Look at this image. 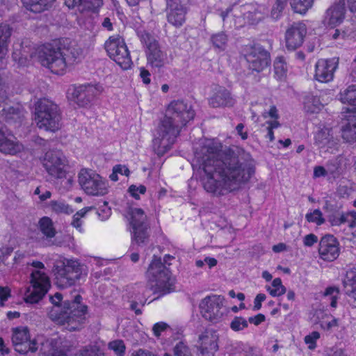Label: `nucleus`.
Returning <instances> with one entry per match:
<instances>
[{
  "mask_svg": "<svg viewBox=\"0 0 356 356\" xmlns=\"http://www.w3.org/2000/svg\"><path fill=\"white\" fill-rule=\"evenodd\" d=\"M181 127L171 117L165 115L158 125L153 140L154 147H157L158 154L163 155L171 148L179 135Z\"/></svg>",
  "mask_w": 356,
  "mask_h": 356,
  "instance_id": "nucleus-5",
  "label": "nucleus"
},
{
  "mask_svg": "<svg viewBox=\"0 0 356 356\" xmlns=\"http://www.w3.org/2000/svg\"><path fill=\"white\" fill-rule=\"evenodd\" d=\"M218 335L212 330H206L201 334L199 336V356H215V353L218 350Z\"/></svg>",
  "mask_w": 356,
  "mask_h": 356,
  "instance_id": "nucleus-23",
  "label": "nucleus"
},
{
  "mask_svg": "<svg viewBox=\"0 0 356 356\" xmlns=\"http://www.w3.org/2000/svg\"><path fill=\"white\" fill-rule=\"evenodd\" d=\"M113 168L115 169V172H118V174L124 175L126 177H129L130 175V170L124 165L118 164L113 166Z\"/></svg>",
  "mask_w": 356,
  "mask_h": 356,
  "instance_id": "nucleus-60",
  "label": "nucleus"
},
{
  "mask_svg": "<svg viewBox=\"0 0 356 356\" xmlns=\"http://www.w3.org/2000/svg\"><path fill=\"white\" fill-rule=\"evenodd\" d=\"M81 189L90 195L102 196L108 193V182L92 170L81 169L78 175Z\"/></svg>",
  "mask_w": 356,
  "mask_h": 356,
  "instance_id": "nucleus-9",
  "label": "nucleus"
},
{
  "mask_svg": "<svg viewBox=\"0 0 356 356\" xmlns=\"http://www.w3.org/2000/svg\"><path fill=\"white\" fill-rule=\"evenodd\" d=\"M23 149V145L15 139L11 140L6 138L3 133L0 131V151L4 154H16Z\"/></svg>",
  "mask_w": 356,
  "mask_h": 356,
  "instance_id": "nucleus-28",
  "label": "nucleus"
},
{
  "mask_svg": "<svg viewBox=\"0 0 356 356\" xmlns=\"http://www.w3.org/2000/svg\"><path fill=\"white\" fill-rule=\"evenodd\" d=\"M133 356H156V355L152 353L148 350H144L142 349H139L136 352L135 354H133Z\"/></svg>",
  "mask_w": 356,
  "mask_h": 356,
  "instance_id": "nucleus-64",
  "label": "nucleus"
},
{
  "mask_svg": "<svg viewBox=\"0 0 356 356\" xmlns=\"http://www.w3.org/2000/svg\"><path fill=\"white\" fill-rule=\"evenodd\" d=\"M12 34V28L6 24H0V60L6 55Z\"/></svg>",
  "mask_w": 356,
  "mask_h": 356,
  "instance_id": "nucleus-31",
  "label": "nucleus"
},
{
  "mask_svg": "<svg viewBox=\"0 0 356 356\" xmlns=\"http://www.w3.org/2000/svg\"><path fill=\"white\" fill-rule=\"evenodd\" d=\"M175 356H193L189 347L183 341L178 342L174 347Z\"/></svg>",
  "mask_w": 356,
  "mask_h": 356,
  "instance_id": "nucleus-48",
  "label": "nucleus"
},
{
  "mask_svg": "<svg viewBox=\"0 0 356 356\" xmlns=\"http://www.w3.org/2000/svg\"><path fill=\"white\" fill-rule=\"evenodd\" d=\"M98 93V90L92 85H80L72 89V99L83 107L89 105Z\"/></svg>",
  "mask_w": 356,
  "mask_h": 356,
  "instance_id": "nucleus-22",
  "label": "nucleus"
},
{
  "mask_svg": "<svg viewBox=\"0 0 356 356\" xmlns=\"http://www.w3.org/2000/svg\"><path fill=\"white\" fill-rule=\"evenodd\" d=\"M37 125L46 131H56L60 127L61 116L58 106L47 99H39L35 105Z\"/></svg>",
  "mask_w": 356,
  "mask_h": 356,
  "instance_id": "nucleus-4",
  "label": "nucleus"
},
{
  "mask_svg": "<svg viewBox=\"0 0 356 356\" xmlns=\"http://www.w3.org/2000/svg\"><path fill=\"white\" fill-rule=\"evenodd\" d=\"M186 12L180 0L167 1V20L172 26L177 28L181 26L185 22Z\"/></svg>",
  "mask_w": 356,
  "mask_h": 356,
  "instance_id": "nucleus-21",
  "label": "nucleus"
},
{
  "mask_svg": "<svg viewBox=\"0 0 356 356\" xmlns=\"http://www.w3.org/2000/svg\"><path fill=\"white\" fill-rule=\"evenodd\" d=\"M147 273L156 282L154 293H158V298L175 291L174 280L170 276V271L161 262V258L154 256Z\"/></svg>",
  "mask_w": 356,
  "mask_h": 356,
  "instance_id": "nucleus-6",
  "label": "nucleus"
},
{
  "mask_svg": "<svg viewBox=\"0 0 356 356\" xmlns=\"http://www.w3.org/2000/svg\"><path fill=\"white\" fill-rule=\"evenodd\" d=\"M132 241L137 245H145L149 241V225L147 222V216L142 209H132L131 222Z\"/></svg>",
  "mask_w": 356,
  "mask_h": 356,
  "instance_id": "nucleus-11",
  "label": "nucleus"
},
{
  "mask_svg": "<svg viewBox=\"0 0 356 356\" xmlns=\"http://www.w3.org/2000/svg\"><path fill=\"white\" fill-rule=\"evenodd\" d=\"M32 289L29 290L24 300L27 303H36L47 293L50 286L49 277L38 270H33L31 275Z\"/></svg>",
  "mask_w": 356,
  "mask_h": 356,
  "instance_id": "nucleus-14",
  "label": "nucleus"
},
{
  "mask_svg": "<svg viewBox=\"0 0 356 356\" xmlns=\"http://www.w3.org/2000/svg\"><path fill=\"white\" fill-rule=\"evenodd\" d=\"M327 175L332 178H338L341 175V169L337 161H331L327 165Z\"/></svg>",
  "mask_w": 356,
  "mask_h": 356,
  "instance_id": "nucleus-49",
  "label": "nucleus"
},
{
  "mask_svg": "<svg viewBox=\"0 0 356 356\" xmlns=\"http://www.w3.org/2000/svg\"><path fill=\"white\" fill-rule=\"evenodd\" d=\"M339 58L320 59L315 66L314 77L321 83H328L332 81L334 74L338 67Z\"/></svg>",
  "mask_w": 356,
  "mask_h": 356,
  "instance_id": "nucleus-19",
  "label": "nucleus"
},
{
  "mask_svg": "<svg viewBox=\"0 0 356 356\" xmlns=\"http://www.w3.org/2000/svg\"><path fill=\"white\" fill-rule=\"evenodd\" d=\"M286 6V0H276L271 10V17L275 19H279Z\"/></svg>",
  "mask_w": 356,
  "mask_h": 356,
  "instance_id": "nucleus-47",
  "label": "nucleus"
},
{
  "mask_svg": "<svg viewBox=\"0 0 356 356\" xmlns=\"http://www.w3.org/2000/svg\"><path fill=\"white\" fill-rule=\"evenodd\" d=\"M221 148L222 145L207 141L195 152L192 163L204 190L216 196L238 189L255 173V162L249 153Z\"/></svg>",
  "mask_w": 356,
  "mask_h": 356,
  "instance_id": "nucleus-1",
  "label": "nucleus"
},
{
  "mask_svg": "<svg viewBox=\"0 0 356 356\" xmlns=\"http://www.w3.org/2000/svg\"><path fill=\"white\" fill-rule=\"evenodd\" d=\"M140 76L145 84H149L150 83V73L147 70L145 69L144 67H141L140 69Z\"/></svg>",
  "mask_w": 356,
  "mask_h": 356,
  "instance_id": "nucleus-59",
  "label": "nucleus"
},
{
  "mask_svg": "<svg viewBox=\"0 0 356 356\" xmlns=\"http://www.w3.org/2000/svg\"><path fill=\"white\" fill-rule=\"evenodd\" d=\"M39 227L42 233L47 238H53L56 235L52 220L49 217H43L39 221Z\"/></svg>",
  "mask_w": 356,
  "mask_h": 356,
  "instance_id": "nucleus-36",
  "label": "nucleus"
},
{
  "mask_svg": "<svg viewBox=\"0 0 356 356\" xmlns=\"http://www.w3.org/2000/svg\"><path fill=\"white\" fill-rule=\"evenodd\" d=\"M248 322L242 316H235L230 323V327L235 332H238L248 327Z\"/></svg>",
  "mask_w": 356,
  "mask_h": 356,
  "instance_id": "nucleus-44",
  "label": "nucleus"
},
{
  "mask_svg": "<svg viewBox=\"0 0 356 356\" xmlns=\"http://www.w3.org/2000/svg\"><path fill=\"white\" fill-rule=\"evenodd\" d=\"M76 356H104V354L97 346H86L79 350Z\"/></svg>",
  "mask_w": 356,
  "mask_h": 356,
  "instance_id": "nucleus-42",
  "label": "nucleus"
},
{
  "mask_svg": "<svg viewBox=\"0 0 356 356\" xmlns=\"http://www.w3.org/2000/svg\"><path fill=\"white\" fill-rule=\"evenodd\" d=\"M324 209L328 213L327 219L332 226H338L339 211L337 207L331 203L326 202Z\"/></svg>",
  "mask_w": 356,
  "mask_h": 356,
  "instance_id": "nucleus-40",
  "label": "nucleus"
},
{
  "mask_svg": "<svg viewBox=\"0 0 356 356\" xmlns=\"http://www.w3.org/2000/svg\"><path fill=\"white\" fill-rule=\"evenodd\" d=\"M272 286H267L266 290L273 297L280 296L286 291V287L282 284L280 278L277 277L273 280Z\"/></svg>",
  "mask_w": 356,
  "mask_h": 356,
  "instance_id": "nucleus-39",
  "label": "nucleus"
},
{
  "mask_svg": "<svg viewBox=\"0 0 356 356\" xmlns=\"http://www.w3.org/2000/svg\"><path fill=\"white\" fill-rule=\"evenodd\" d=\"M265 321V315H264L263 314H258L254 316L249 317L248 322L257 326L260 325L261 323L264 322Z\"/></svg>",
  "mask_w": 356,
  "mask_h": 356,
  "instance_id": "nucleus-57",
  "label": "nucleus"
},
{
  "mask_svg": "<svg viewBox=\"0 0 356 356\" xmlns=\"http://www.w3.org/2000/svg\"><path fill=\"white\" fill-rule=\"evenodd\" d=\"M343 285L345 293L356 300V270L347 271Z\"/></svg>",
  "mask_w": 356,
  "mask_h": 356,
  "instance_id": "nucleus-33",
  "label": "nucleus"
},
{
  "mask_svg": "<svg viewBox=\"0 0 356 356\" xmlns=\"http://www.w3.org/2000/svg\"><path fill=\"white\" fill-rule=\"evenodd\" d=\"M318 242V237L314 234H309L303 238V243L305 246L312 247Z\"/></svg>",
  "mask_w": 356,
  "mask_h": 356,
  "instance_id": "nucleus-56",
  "label": "nucleus"
},
{
  "mask_svg": "<svg viewBox=\"0 0 356 356\" xmlns=\"http://www.w3.org/2000/svg\"><path fill=\"white\" fill-rule=\"evenodd\" d=\"M55 0H22L27 10L33 13H41L51 6Z\"/></svg>",
  "mask_w": 356,
  "mask_h": 356,
  "instance_id": "nucleus-30",
  "label": "nucleus"
},
{
  "mask_svg": "<svg viewBox=\"0 0 356 356\" xmlns=\"http://www.w3.org/2000/svg\"><path fill=\"white\" fill-rule=\"evenodd\" d=\"M129 302V309L134 311L136 315L142 314V310L138 307V306L141 305L143 307L145 305L146 299L144 297H142L140 294H137L134 299H130Z\"/></svg>",
  "mask_w": 356,
  "mask_h": 356,
  "instance_id": "nucleus-41",
  "label": "nucleus"
},
{
  "mask_svg": "<svg viewBox=\"0 0 356 356\" xmlns=\"http://www.w3.org/2000/svg\"><path fill=\"white\" fill-rule=\"evenodd\" d=\"M51 207L53 211L56 213L70 214L73 212V209L68 204L62 202H53Z\"/></svg>",
  "mask_w": 356,
  "mask_h": 356,
  "instance_id": "nucleus-52",
  "label": "nucleus"
},
{
  "mask_svg": "<svg viewBox=\"0 0 356 356\" xmlns=\"http://www.w3.org/2000/svg\"><path fill=\"white\" fill-rule=\"evenodd\" d=\"M355 220H356V212H349L346 213H339V218L338 220V226L343 224L346 222H348L349 226L350 227H353L355 226Z\"/></svg>",
  "mask_w": 356,
  "mask_h": 356,
  "instance_id": "nucleus-45",
  "label": "nucleus"
},
{
  "mask_svg": "<svg viewBox=\"0 0 356 356\" xmlns=\"http://www.w3.org/2000/svg\"><path fill=\"white\" fill-rule=\"evenodd\" d=\"M350 114L346 115V122L342 126L341 136L347 143H354L356 141V108L353 106L351 109H348Z\"/></svg>",
  "mask_w": 356,
  "mask_h": 356,
  "instance_id": "nucleus-24",
  "label": "nucleus"
},
{
  "mask_svg": "<svg viewBox=\"0 0 356 356\" xmlns=\"http://www.w3.org/2000/svg\"><path fill=\"white\" fill-rule=\"evenodd\" d=\"M275 73L279 79L285 76L286 67L283 57H278L274 63Z\"/></svg>",
  "mask_w": 356,
  "mask_h": 356,
  "instance_id": "nucleus-46",
  "label": "nucleus"
},
{
  "mask_svg": "<svg viewBox=\"0 0 356 356\" xmlns=\"http://www.w3.org/2000/svg\"><path fill=\"white\" fill-rule=\"evenodd\" d=\"M1 112L3 120L7 122H17L23 116V109L20 106H3Z\"/></svg>",
  "mask_w": 356,
  "mask_h": 356,
  "instance_id": "nucleus-32",
  "label": "nucleus"
},
{
  "mask_svg": "<svg viewBox=\"0 0 356 356\" xmlns=\"http://www.w3.org/2000/svg\"><path fill=\"white\" fill-rule=\"evenodd\" d=\"M103 5L102 0H81L80 10L96 11Z\"/></svg>",
  "mask_w": 356,
  "mask_h": 356,
  "instance_id": "nucleus-43",
  "label": "nucleus"
},
{
  "mask_svg": "<svg viewBox=\"0 0 356 356\" xmlns=\"http://www.w3.org/2000/svg\"><path fill=\"white\" fill-rule=\"evenodd\" d=\"M42 165L52 177L62 179L65 177L67 161L60 151L53 149L47 152L42 159Z\"/></svg>",
  "mask_w": 356,
  "mask_h": 356,
  "instance_id": "nucleus-13",
  "label": "nucleus"
},
{
  "mask_svg": "<svg viewBox=\"0 0 356 356\" xmlns=\"http://www.w3.org/2000/svg\"><path fill=\"white\" fill-rule=\"evenodd\" d=\"M62 298L60 293L50 296L53 306L48 312L49 317L58 324L67 323V328L70 331L76 330L83 322L88 307L81 304L82 297L80 295H76L72 300L62 302Z\"/></svg>",
  "mask_w": 356,
  "mask_h": 356,
  "instance_id": "nucleus-3",
  "label": "nucleus"
},
{
  "mask_svg": "<svg viewBox=\"0 0 356 356\" xmlns=\"http://www.w3.org/2000/svg\"><path fill=\"white\" fill-rule=\"evenodd\" d=\"M234 104V99L231 93L224 88H219L209 100V104L213 108L232 106Z\"/></svg>",
  "mask_w": 356,
  "mask_h": 356,
  "instance_id": "nucleus-26",
  "label": "nucleus"
},
{
  "mask_svg": "<svg viewBox=\"0 0 356 356\" xmlns=\"http://www.w3.org/2000/svg\"><path fill=\"white\" fill-rule=\"evenodd\" d=\"M320 338V333L317 331H314L309 334L305 336V342L309 345V348L313 350L316 348V341Z\"/></svg>",
  "mask_w": 356,
  "mask_h": 356,
  "instance_id": "nucleus-53",
  "label": "nucleus"
},
{
  "mask_svg": "<svg viewBox=\"0 0 356 356\" xmlns=\"http://www.w3.org/2000/svg\"><path fill=\"white\" fill-rule=\"evenodd\" d=\"M249 68L256 72H261L270 63V54L260 45L251 47L245 54Z\"/></svg>",
  "mask_w": 356,
  "mask_h": 356,
  "instance_id": "nucleus-16",
  "label": "nucleus"
},
{
  "mask_svg": "<svg viewBox=\"0 0 356 356\" xmlns=\"http://www.w3.org/2000/svg\"><path fill=\"white\" fill-rule=\"evenodd\" d=\"M165 114L182 127L193 120L195 111L191 104L183 100H175L168 105Z\"/></svg>",
  "mask_w": 356,
  "mask_h": 356,
  "instance_id": "nucleus-15",
  "label": "nucleus"
},
{
  "mask_svg": "<svg viewBox=\"0 0 356 356\" xmlns=\"http://www.w3.org/2000/svg\"><path fill=\"white\" fill-rule=\"evenodd\" d=\"M322 216V212L319 209H315L313 212L307 213L305 218L308 222H315L318 225H321L325 222Z\"/></svg>",
  "mask_w": 356,
  "mask_h": 356,
  "instance_id": "nucleus-50",
  "label": "nucleus"
},
{
  "mask_svg": "<svg viewBox=\"0 0 356 356\" xmlns=\"http://www.w3.org/2000/svg\"><path fill=\"white\" fill-rule=\"evenodd\" d=\"M104 48L108 56L122 70H128L133 64L124 40L119 35H112L105 42Z\"/></svg>",
  "mask_w": 356,
  "mask_h": 356,
  "instance_id": "nucleus-8",
  "label": "nucleus"
},
{
  "mask_svg": "<svg viewBox=\"0 0 356 356\" xmlns=\"http://www.w3.org/2000/svg\"><path fill=\"white\" fill-rule=\"evenodd\" d=\"M140 37L147 49L145 54L147 65L158 70L163 67L168 62V56L166 53L161 50L155 37L145 31L142 32Z\"/></svg>",
  "mask_w": 356,
  "mask_h": 356,
  "instance_id": "nucleus-10",
  "label": "nucleus"
},
{
  "mask_svg": "<svg viewBox=\"0 0 356 356\" xmlns=\"http://www.w3.org/2000/svg\"><path fill=\"white\" fill-rule=\"evenodd\" d=\"M344 0H337L333 6L327 9L325 20L327 24L335 26L342 22L345 14Z\"/></svg>",
  "mask_w": 356,
  "mask_h": 356,
  "instance_id": "nucleus-25",
  "label": "nucleus"
},
{
  "mask_svg": "<svg viewBox=\"0 0 356 356\" xmlns=\"http://www.w3.org/2000/svg\"><path fill=\"white\" fill-rule=\"evenodd\" d=\"M303 103L305 111L311 113L318 112L323 106L319 97L311 94L305 96Z\"/></svg>",
  "mask_w": 356,
  "mask_h": 356,
  "instance_id": "nucleus-34",
  "label": "nucleus"
},
{
  "mask_svg": "<svg viewBox=\"0 0 356 356\" xmlns=\"http://www.w3.org/2000/svg\"><path fill=\"white\" fill-rule=\"evenodd\" d=\"M290 5L294 12L305 14L312 8L314 0H289Z\"/></svg>",
  "mask_w": 356,
  "mask_h": 356,
  "instance_id": "nucleus-37",
  "label": "nucleus"
},
{
  "mask_svg": "<svg viewBox=\"0 0 356 356\" xmlns=\"http://www.w3.org/2000/svg\"><path fill=\"white\" fill-rule=\"evenodd\" d=\"M56 284L60 288L71 286L83 275V266L77 261H58L54 266Z\"/></svg>",
  "mask_w": 356,
  "mask_h": 356,
  "instance_id": "nucleus-7",
  "label": "nucleus"
},
{
  "mask_svg": "<svg viewBox=\"0 0 356 356\" xmlns=\"http://www.w3.org/2000/svg\"><path fill=\"white\" fill-rule=\"evenodd\" d=\"M81 49L69 39H62L43 46L39 52V61L53 73L59 74L73 65L80 57Z\"/></svg>",
  "mask_w": 356,
  "mask_h": 356,
  "instance_id": "nucleus-2",
  "label": "nucleus"
},
{
  "mask_svg": "<svg viewBox=\"0 0 356 356\" xmlns=\"http://www.w3.org/2000/svg\"><path fill=\"white\" fill-rule=\"evenodd\" d=\"M318 253L320 257L327 261L335 260L339 255V242L330 234L323 236L319 242Z\"/></svg>",
  "mask_w": 356,
  "mask_h": 356,
  "instance_id": "nucleus-20",
  "label": "nucleus"
},
{
  "mask_svg": "<svg viewBox=\"0 0 356 356\" xmlns=\"http://www.w3.org/2000/svg\"><path fill=\"white\" fill-rule=\"evenodd\" d=\"M331 131V129L328 128H323L316 133L314 136V143L318 148H331L336 144Z\"/></svg>",
  "mask_w": 356,
  "mask_h": 356,
  "instance_id": "nucleus-27",
  "label": "nucleus"
},
{
  "mask_svg": "<svg viewBox=\"0 0 356 356\" xmlns=\"http://www.w3.org/2000/svg\"><path fill=\"white\" fill-rule=\"evenodd\" d=\"M210 42L214 49L220 51H224L227 46L228 35L224 31L214 33L211 35Z\"/></svg>",
  "mask_w": 356,
  "mask_h": 356,
  "instance_id": "nucleus-35",
  "label": "nucleus"
},
{
  "mask_svg": "<svg viewBox=\"0 0 356 356\" xmlns=\"http://www.w3.org/2000/svg\"><path fill=\"white\" fill-rule=\"evenodd\" d=\"M128 191L133 197H134L136 200H139L140 196L138 194V192L140 194H144L146 192V187L143 185H140L139 186H136V185H131L129 187Z\"/></svg>",
  "mask_w": 356,
  "mask_h": 356,
  "instance_id": "nucleus-54",
  "label": "nucleus"
},
{
  "mask_svg": "<svg viewBox=\"0 0 356 356\" xmlns=\"http://www.w3.org/2000/svg\"><path fill=\"white\" fill-rule=\"evenodd\" d=\"M10 296V290L7 287L0 286V300L1 301L6 300Z\"/></svg>",
  "mask_w": 356,
  "mask_h": 356,
  "instance_id": "nucleus-63",
  "label": "nucleus"
},
{
  "mask_svg": "<svg viewBox=\"0 0 356 356\" xmlns=\"http://www.w3.org/2000/svg\"><path fill=\"white\" fill-rule=\"evenodd\" d=\"M266 295L264 293H259L256 296L254 300L253 309L254 311L259 310L261 307V302L266 300Z\"/></svg>",
  "mask_w": 356,
  "mask_h": 356,
  "instance_id": "nucleus-58",
  "label": "nucleus"
},
{
  "mask_svg": "<svg viewBox=\"0 0 356 356\" xmlns=\"http://www.w3.org/2000/svg\"><path fill=\"white\" fill-rule=\"evenodd\" d=\"M224 298L220 296H207L202 299L199 307L203 318L211 322L219 321L225 314L223 308Z\"/></svg>",
  "mask_w": 356,
  "mask_h": 356,
  "instance_id": "nucleus-12",
  "label": "nucleus"
},
{
  "mask_svg": "<svg viewBox=\"0 0 356 356\" xmlns=\"http://www.w3.org/2000/svg\"><path fill=\"white\" fill-rule=\"evenodd\" d=\"M261 6L249 4L243 6L241 11L243 12L244 18L254 24L259 22L264 18V13L261 11Z\"/></svg>",
  "mask_w": 356,
  "mask_h": 356,
  "instance_id": "nucleus-29",
  "label": "nucleus"
},
{
  "mask_svg": "<svg viewBox=\"0 0 356 356\" xmlns=\"http://www.w3.org/2000/svg\"><path fill=\"white\" fill-rule=\"evenodd\" d=\"M12 341L15 350L21 354L29 351L34 353L38 350L35 341L30 339L29 330L26 327L13 329Z\"/></svg>",
  "mask_w": 356,
  "mask_h": 356,
  "instance_id": "nucleus-17",
  "label": "nucleus"
},
{
  "mask_svg": "<svg viewBox=\"0 0 356 356\" xmlns=\"http://www.w3.org/2000/svg\"><path fill=\"white\" fill-rule=\"evenodd\" d=\"M307 34V27L303 22H294L286 31V47L289 50H295L300 47Z\"/></svg>",
  "mask_w": 356,
  "mask_h": 356,
  "instance_id": "nucleus-18",
  "label": "nucleus"
},
{
  "mask_svg": "<svg viewBox=\"0 0 356 356\" xmlns=\"http://www.w3.org/2000/svg\"><path fill=\"white\" fill-rule=\"evenodd\" d=\"M327 175V168L323 166H316L314 169V177H320Z\"/></svg>",
  "mask_w": 356,
  "mask_h": 356,
  "instance_id": "nucleus-61",
  "label": "nucleus"
},
{
  "mask_svg": "<svg viewBox=\"0 0 356 356\" xmlns=\"http://www.w3.org/2000/svg\"><path fill=\"white\" fill-rule=\"evenodd\" d=\"M169 325L164 322H159L154 325L152 331L155 337H159L161 332L165 331Z\"/></svg>",
  "mask_w": 356,
  "mask_h": 356,
  "instance_id": "nucleus-55",
  "label": "nucleus"
},
{
  "mask_svg": "<svg viewBox=\"0 0 356 356\" xmlns=\"http://www.w3.org/2000/svg\"><path fill=\"white\" fill-rule=\"evenodd\" d=\"M340 99L343 103H348L350 105H356V85L348 86L340 94Z\"/></svg>",
  "mask_w": 356,
  "mask_h": 356,
  "instance_id": "nucleus-38",
  "label": "nucleus"
},
{
  "mask_svg": "<svg viewBox=\"0 0 356 356\" xmlns=\"http://www.w3.org/2000/svg\"><path fill=\"white\" fill-rule=\"evenodd\" d=\"M111 350H113L118 356H123L125 352V345L122 340H115L108 344Z\"/></svg>",
  "mask_w": 356,
  "mask_h": 356,
  "instance_id": "nucleus-51",
  "label": "nucleus"
},
{
  "mask_svg": "<svg viewBox=\"0 0 356 356\" xmlns=\"http://www.w3.org/2000/svg\"><path fill=\"white\" fill-rule=\"evenodd\" d=\"M97 214L100 218L101 220H105L111 216V211L109 209H104L97 211Z\"/></svg>",
  "mask_w": 356,
  "mask_h": 356,
  "instance_id": "nucleus-62",
  "label": "nucleus"
}]
</instances>
